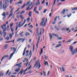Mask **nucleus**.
<instances>
[{"instance_id": "nucleus-37", "label": "nucleus", "mask_w": 77, "mask_h": 77, "mask_svg": "<svg viewBox=\"0 0 77 77\" xmlns=\"http://www.w3.org/2000/svg\"><path fill=\"white\" fill-rule=\"evenodd\" d=\"M26 51V49H24V50L23 51V56H24V54H25V51Z\"/></svg>"}, {"instance_id": "nucleus-1", "label": "nucleus", "mask_w": 77, "mask_h": 77, "mask_svg": "<svg viewBox=\"0 0 77 77\" xmlns=\"http://www.w3.org/2000/svg\"><path fill=\"white\" fill-rule=\"evenodd\" d=\"M73 47H74L72 46H71L69 48V49L70 50V51L71 52L72 55L76 54L77 53V48L75 49L73 51Z\"/></svg>"}, {"instance_id": "nucleus-21", "label": "nucleus", "mask_w": 77, "mask_h": 77, "mask_svg": "<svg viewBox=\"0 0 77 77\" xmlns=\"http://www.w3.org/2000/svg\"><path fill=\"white\" fill-rule=\"evenodd\" d=\"M2 15L3 16H5L6 13L3 12L2 14Z\"/></svg>"}, {"instance_id": "nucleus-12", "label": "nucleus", "mask_w": 77, "mask_h": 77, "mask_svg": "<svg viewBox=\"0 0 77 77\" xmlns=\"http://www.w3.org/2000/svg\"><path fill=\"white\" fill-rule=\"evenodd\" d=\"M49 34L50 39L51 40L52 39V36H53V35H52V34H51L50 33H49Z\"/></svg>"}, {"instance_id": "nucleus-27", "label": "nucleus", "mask_w": 77, "mask_h": 77, "mask_svg": "<svg viewBox=\"0 0 77 77\" xmlns=\"http://www.w3.org/2000/svg\"><path fill=\"white\" fill-rule=\"evenodd\" d=\"M13 49L14 50V51L13 52V53H15V51H16V50H17V49H16V48L14 47L13 48Z\"/></svg>"}, {"instance_id": "nucleus-36", "label": "nucleus", "mask_w": 77, "mask_h": 77, "mask_svg": "<svg viewBox=\"0 0 77 77\" xmlns=\"http://www.w3.org/2000/svg\"><path fill=\"white\" fill-rule=\"evenodd\" d=\"M30 35V34H29V33L28 32H26V33L25 35H26V36H27V35Z\"/></svg>"}, {"instance_id": "nucleus-41", "label": "nucleus", "mask_w": 77, "mask_h": 77, "mask_svg": "<svg viewBox=\"0 0 77 77\" xmlns=\"http://www.w3.org/2000/svg\"><path fill=\"white\" fill-rule=\"evenodd\" d=\"M10 39H11L12 38V34H11L9 35Z\"/></svg>"}, {"instance_id": "nucleus-53", "label": "nucleus", "mask_w": 77, "mask_h": 77, "mask_svg": "<svg viewBox=\"0 0 77 77\" xmlns=\"http://www.w3.org/2000/svg\"><path fill=\"white\" fill-rule=\"evenodd\" d=\"M32 4H33V2H31V3L28 6L30 7L31 6H32Z\"/></svg>"}, {"instance_id": "nucleus-44", "label": "nucleus", "mask_w": 77, "mask_h": 77, "mask_svg": "<svg viewBox=\"0 0 77 77\" xmlns=\"http://www.w3.org/2000/svg\"><path fill=\"white\" fill-rule=\"evenodd\" d=\"M35 49V45H33V51H32L33 52L34 51V50Z\"/></svg>"}, {"instance_id": "nucleus-8", "label": "nucleus", "mask_w": 77, "mask_h": 77, "mask_svg": "<svg viewBox=\"0 0 77 77\" xmlns=\"http://www.w3.org/2000/svg\"><path fill=\"white\" fill-rule=\"evenodd\" d=\"M22 21H21L19 23V27L20 28L21 27H22V26L23 25V23H22V25H21V23H22Z\"/></svg>"}, {"instance_id": "nucleus-43", "label": "nucleus", "mask_w": 77, "mask_h": 77, "mask_svg": "<svg viewBox=\"0 0 77 77\" xmlns=\"http://www.w3.org/2000/svg\"><path fill=\"white\" fill-rule=\"evenodd\" d=\"M42 21L41 22H44V17H43L42 18Z\"/></svg>"}, {"instance_id": "nucleus-6", "label": "nucleus", "mask_w": 77, "mask_h": 77, "mask_svg": "<svg viewBox=\"0 0 77 77\" xmlns=\"http://www.w3.org/2000/svg\"><path fill=\"white\" fill-rule=\"evenodd\" d=\"M46 23H45V22H41V23L40 24V25L41 26H42V27H45V25Z\"/></svg>"}, {"instance_id": "nucleus-11", "label": "nucleus", "mask_w": 77, "mask_h": 77, "mask_svg": "<svg viewBox=\"0 0 77 77\" xmlns=\"http://www.w3.org/2000/svg\"><path fill=\"white\" fill-rule=\"evenodd\" d=\"M14 52H13V53H12L10 55V58L9 59V60H10L11 59V58H12V56H13V55H14Z\"/></svg>"}, {"instance_id": "nucleus-5", "label": "nucleus", "mask_w": 77, "mask_h": 77, "mask_svg": "<svg viewBox=\"0 0 77 77\" xmlns=\"http://www.w3.org/2000/svg\"><path fill=\"white\" fill-rule=\"evenodd\" d=\"M38 40L36 44V47L38 48V44L39 43V40H40V36H38Z\"/></svg>"}, {"instance_id": "nucleus-35", "label": "nucleus", "mask_w": 77, "mask_h": 77, "mask_svg": "<svg viewBox=\"0 0 77 77\" xmlns=\"http://www.w3.org/2000/svg\"><path fill=\"white\" fill-rule=\"evenodd\" d=\"M43 72L44 74V76H46V72H45V71L44 70L43 71Z\"/></svg>"}, {"instance_id": "nucleus-25", "label": "nucleus", "mask_w": 77, "mask_h": 77, "mask_svg": "<svg viewBox=\"0 0 77 77\" xmlns=\"http://www.w3.org/2000/svg\"><path fill=\"white\" fill-rule=\"evenodd\" d=\"M24 12H25V11H22L21 12V13H20V15H23V14H24Z\"/></svg>"}, {"instance_id": "nucleus-62", "label": "nucleus", "mask_w": 77, "mask_h": 77, "mask_svg": "<svg viewBox=\"0 0 77 77\" xmlns=\"http://www.w3.org/2000/svg\"><path fill=\"white\" fill-rule=\"evenodd\" d=\"M27 20L28 21H29L30 20V18L29 17H28L27 18Z\"/></svg>"}, {"instance_id": "nucleus-3", "label": "nucleus", "mask_w": 77, "mask_h": 77, "mask_svg": "<svg viewBox=\"0 0 77 77\" xmlns=\"http://www.w3.org/2000/svg\"><path fill=\"white\" fill-rule=\"evenodd\" d=\"M1 28L3 30V32H6V31L7 29H6V24H3Z\"/></svg>"}, {"instance_id": "nucleus-19", "label": "nucleus", "mask_w": 77, "mask_h": 77, "mask_svg": "<svg viewBox=\"0 0 77 77\" xmlns=\"http://www.w3.org/2000/svg\"><path fill=\"white\" fill-rule=\"evenodd\" d=\"M30 2H31L30 1H29L28 2H27L26 5V6H28V5H29V4L30 3Z\"/></svg>"}, {"instance_id": "nucleus-49", "label": "nucleus", "mask_w": 77, "mask_h": 77, "mask_svg": "<svg viewBox=\"0 0 77 77\" xmlns=\"http://www.w3.org/2000/svg\"><path fill=\"white\" fill-rule=\"evenodd\" d=\"M21 38H19L18 39H17V42H19L20 40H21Z\"/></svg>"}, {"instance_id": "nucleus-32", "label": "nucleus", "mask_w": 77, "mask_h": 77, "mask_svg": "<svg viewBox=\"0 0 77 77\" xmlns=\"http://www.w3.org/2000/svg\"><path fill=\"white\" fill-rule=\"evenodd\" d=\"M55 27L57 30H59V29L58 28H57V27L56 26H55Z\"/></svg>"}, {"instance_id": "nucleus-42", "label": "nucleus", "mask_w": 77, "mask_h": 77, "mask_svg": "<svg viewBox=\"0 0 77 77\" xmlns=\"http://www.w3.org/2000/svg\"><path fill=\"white\" fill-rule=\"evenodd\" d=\"M9 72V70H8L6 72V74L7 75L8 74Z\"/></svg>"}, {"instance_id": "nucleus-46", "label": "nucleus", "mask_w": 77, "mask_h": 77, "mask_svg": "<svg viewBox=\"0 0 77 77\" xmlns=\"http://www.w3.org/2000/svg\"><path fill=\"white\" fill-rule=\"evenodd\" d=\"M5 39H6L7 41H8L9 39V37H7Z\"/></svg>"}, {"instance_id": "nucleus-33", "label": "nucleus", "mask_w": 77, "mask_h": 77, "mask_svg": "<svg viewBox=\"0 0 77 77\" xmlns=\"http://www.w3.org/2000/svg\"><path fill=\"white\" fill-rule=\"evenodd\" d=\"M47 63L48 64V62H47V61L46 62H45V65H47Z\"/></svg>"}, {"instance_id": "nucleus-40", "label": "nucleus", "mask_w": 77, "mask_h": 77, "mask_svg": "<svg viewBox=\"0 0 77 77\" xmlns=\"http://www.w3.org/2000/svg\"><path fill=\"white\" fill-rule=\"evenodd\" d=\"M57 38L58 39H60V40H62V39H63V38H62V37H58Z\"/></svg>"}, {"instance_id": "nucleus-52", "label": "nucleus", "mask_w": 77, "mask_h": 77, "mask_svg": "<svg viewBox=\"0 0 77 77\" xmlns=\"http://www.w3.org/2000/svg\"><path fill=\"white\" fill-rule=\"evenodd\" d=\"M0 34L2 36L3 34L2 33V32L1 31H0Z\"/></svg>"}, {"instance_id": "nucleus-60", "label": "nucleus", "mask_w": 77, "mask_h": 77, "mask_svg": "<svg viewBox=\"0 0 77 77\" xmlns=\"http://www.w3.org/2000/svg\"><path fill=\"white\" fill-rule=\"evenodd\" d=\"M9 14V12L8 11H7L6 13V15H8V14Z\"/></svg>"}, {"instance_id": "nucleus-2", "label": "nucleus", "mask_w": 77, "mask_h": 77, "mask_svg": "<svg viewBox=\"0 0 77 77\" xmlns=\"http://www.w3.org/2000/svg\"><path fill=\"white\" fill-rule=\"evenodd\" d=\"M5 4H3L2 6V9H4V11H5V10L6 9V8H7V7L8 6V4L7 3V2H6V1H5Z\"/></svg>"}, {"instance_id": "nucleus-10", "label": "nucleus", "mask_w": 77, "mask_h": 77, "mask_svg": "<svg viewBox=\"0 0 77 77\" xmlns=\"http://www.w3.org/2000/svg\"><path fill=\"white\" fill-rule=\"evenodd\" d=\"M65 12H66V10H65V9H63V11L61 12V14H64L65 13Z\"/></svg>"}, {"instance_id": "nucleus-55", "label": "nucleus", "mask_w": 77, "mask_h": 77, "mask_svg": "<svg viewBox=\"0 0 77 77\" xmlns=\"http://www.w3.org/2000/svg\"><path fill=\"white\" fill-rule=\"evenodd\" d=\"M16 28L15 29V31H17V29H18V26H16Z\"/></svg>"}, {"instance_id": "nucleus-59", "label": "nucleus", "mask_w": 77, "mask_h": 77, "mask_svg": "<svg viewBox=\"0 0 77 77\" xmlns=\"http://www.w3.org/2000/svg\"><path fill=\"white\" fill-rule=\"evenodd\" d=\"M72 68L73 69H76V67L75 66H72Z\"/></svg>"}, {"instance_id": "nucleus-24", "label": "nucleus", "mask_w": 77, "mask_h": 77, "mask_svg": "<svg viewBox=\"0 0 77 77\" xmlns=\"http://www.w3.org/2000/svg\"><path fill=\"white\" fill-rule=\"evenodd\" d=\"M36 9H37V7L35 6L34 9V12H35L36 11Z\"/></svg>"}, {"instance_id": "nucleus-54", "label": "nucleus", "mask_w": 77, "mask_h": 77, "mask_svg": "<svg viewBox=\"0 0 77 77\" xmlns=\"http://www.w3.org/2000/svg\"><path fill=\"white\" fill-rule=\"evenodd\" d=\"M62 4V2H60L58 4L57 6H59L60 5H61Z\"/></svg>"}, {"instance_id": "nucleus-61", "label": "nucleus", "mask_w": 77, "mask_h": 77, "mask_svg": "<svg viewBox=\"0 0 77 77\" xmlns=\"http://www.w3.org/2000/svg\"><path fill=\"white\" fill-rule=\"evenodd\" d=\"M55 23H56V22L55 21H53L52 22V24H55Z\"/></svg>"}, {"instance_id": "nucleus-29", "label": "nucleus", "mask_w": 77, "mask_h": 77, "mask_svg": "<svg viewBox=\"0 0 77 77\" xmlns=\"http://www.w3.org/2000/svg\"><path fill=\"white\" fill-rule=\"evenodd\" d=\"M13 24H14V23H12V24H10V28H12V27L13 26Z\"/></svg>"}, {"instance_id": "nucleus-34", "label": "nucleus", "mask_w": 77, "mask_h": 77, "mask_svg": "<svg viewBox=\"0 0 77 77\" xmlns=\"http://www.w3.org/2000/svg\"><path fill=\"white\" fill-rule=\"evenodd\" d=\"M57 16H56L54 18V21H56L57 19Z\"/></svg>"}, {"instance_id": "nucleus-45", "label": "nucleus", "mask_w": 77, "mask_h": 77, "mask_svg": "<svg viewBox=\"0 0 77 77\" xmlns=\"http://www.w3.org/2000/svg\"><path fill=\"white\" fill-rule=\"evenodd\" d=\"M32 51H30V52H29V55H32Z\"/></svg>"}, {"instance_id": "nucleus-38", "label": "nucleus", "mask_w": 77, "mask_h": 77, "mask_svg": "<svg viewBox=\"0 0 77 77\" xmlns=\"http://www.w3.org/2000/svg\"><path fill=\"white\" fill-rule=\"evenodd\" d=\"M13 2V0H10V4H12Z\"/></svg>"}, {"instance_id": "nucleus-15", "label": "nucleus", "mask_w": 77, "mask_h": 77, "mask_svg": "<svg viewBox=\"0 0 77 77\" xmlns=\"http://www.w3.org/2000/svg\"><path fill=\"white\" fill-rule=\"evenodd\" d=\"M36 29L37 30V33L38 35V34H39V28H38V27H37Z\"/></svg>"}, {"instance_id": "nucleus-13", "label": "nucleus", "mask_w": 77, "mask_h": 77, "mask_svg": "<svg viewBox=\"0 0 77 77\" xmlns=\"http://www.w3.org/2000/svg\"><path fill=\"white\" fill-rule=\"evenodd\" d=\"M40 30V32L38 34V35H39V36H41V33H42V29H41Z\"/></svg>"}, {"instance_id": "nucleus-26", "label": "nucleus", "mask_w": 77, "mask_h": 77, "mask_svg": "<svg viewBox=\"0 0 77 77\" xmlns=\"http://www.w3.org/2000/svg\"><path fill=\"white\" fill-rule=\"evenodd\" d=\"M10 29H11V31L12 32H14V29H13L12 28H10Z\"/></svg>"}, {"instance_id": "nucleus-28", "label": "nucleus", "mask_w": 77, "mask_h": 77, "mask_svg": "<svg viewBox=\"0 0 77 77\" xmlns=\"http://www.w3.org/2000/svg\"><path fill=\"white\" fill-rule=\"evenodd\" d=\"M23 3V2L22 1H20L17 3V4H22Z\"/></svg>"}, {"instance_id": "nucleus-16", "label": "nucleus", "mask_w": 77, "mask_h": 77, "mask_svg": "<svg viewBox=\"0 0 77 77\" xmlns=\"http://www.w3.org/2000/svg\"><path fill=\"white\" fill-rule=\"evenodd\" d=\"M73 40V39H69L68 40L67 42H71Z\"/></svg>"}, {"instance_id": "nucleus-30", "label": "nucleus", "mask_w": 77, "mask_h": 77, "mask_svg": "<svg viewBox=\"0 0 77 77\" xmlns=\"http://www.w3.org/2000/svg\"><path fill=\"white\" fill-rule=\"evenodd\" d=\"M43 51V49L42 48L41 49V51L40 52V55H41V54H42V53Z\"/></svg>"}, {"instance_id": "nucleus-57", "label": "nucleus", "mask_w": 77, "mask_h": 77, "mask_svg": "<svg viewBox=\"0 0 77 77\" xmlns=\"http://www.w3.org/2000/svg\"><path fill=\"white\" fill-rule=\"evenodd\" d=\"M29 8H30V7L28 6V7L26 8V11H27V10H29Z\"/></svg>"}, {"instance_id": "nucleus-56", "label": "nucleus", "mask_w": 77, "mask_h": 77, "mask_svg": "<svg viewBox=\"0 0 77 77\" xmlns=\"http://www.w3.org/2000/svg\"><path fill=\"white\" fill-rule=\"evenodd\" d=\"M29 31L31 33H32V30L30 29H29Z\"/></svg>"}, {"instance_id": "nucleus-50", "label": "nucleus", "mask_w": 77, "mask_h": 77, "mask_svg": "<svg viewBox=\"0 0 77 77\" xmlns=\"http://www.w3.org/2000/svg\"><path fill=\"white\" fill-rule=\"evenodd\" d=\"M24 7H25V4H23V5L21 7L22 9L24 8Z\"/></svg>"}, {"instance_id": "nucleus-20", "label": "nucleus", "mask_w": 77, "mask_h": 77, "mask_svg": "<svg viewBox=\"0 0 77 77\" xmlns=\"http://www.w3.org/2000/svg\"><path fill=\"white\" fill-rule=\"evenodd\" d=\"M60 46H62V45H61V44L57 45L55 47H59Z\"/></svg>"}, {"instance_id": "nucleus-17", "label": "nucleus", "mask_w": 77, "mask_h": 77, "mask_svg": "<svg viewBox=\"0 0 77 77\" xmlns=\"http://www.w3.org/2000/svg\"><path fill=\"white\" fill-rule=\"evenodd\" d=\"M12 15H13V13L11 12V13H10V14L9 15L8 18H9L11 17V16H12Z\"/></svg>"}, {"instance_id": "nucleus-7", "label": "nucleus", "mask_w": 77, "mask_h": 77, "mask_svg": "<svg viewBox=\"0 0 77 77\" xmlns=\"http://www.w3.org/2000/svg\"><path fill=\"white\" fill-rule=\"evenodd\" d=\"M9 57V55H5L2 58L1 60V61H2L3 60V59H4V58H6V57Z\"/></svg>"}, {"instance_id": "nucleus-23", "label": "nucleus", "mask_w": 77, "mask_h": 77, "mask_svg": "<svg viewBox=\"0 0 77 77\" xmlns=\"http://www.w3.org/2000/svg\"><path fill=\"white\" fill-rule=\"evenodd\" d=\"M39 5L40 4V2H39V0H38L37 1V3H36V5H38V4Z\"/></svg>"}, {"instance_id": "nucleus-14", "label": "nucleus", "mask_w": 77, "mask_h": 77, "mask_svg": "<svg viewBox=\"0 0 77 77\" xmlns=\"http://www.w3.org/2000/svg\"><path fill=\"white\" fill-rule=\"evenodd\" d=\"M52 35H53V36H55V37H56L57 38L59 37V35H58L57 34H52Z\"/></svg>"}, {"instance_id": "nucleus-47", "label": "nucleus", "mask_w": 77, "mask_h": 77, "mask_svg": "<svg viewBox=\"0 0 77 77\" xmlns=\"http://www.w3.org/2000/svg\"><path fill=\"white\" fill-rule=\"evenodd\" d=\"M45 59H47V58H48V57L47 56L46 57V55H45Z\"/></svg>"}, {"instance_id": "nucleus-51", "label": "nucleus", "mask_w": 77, "mask_h": 77, "mask_svg": "<svg viewBox=\"0 0 77 77\" xmlns=\"http://www.w3.org/2000/svg\"><path fill=\"white\" fill-rule=\"evenodd\" d=\"M47 9H45L44 10V11H43V13H45V12H46V11H47Z\"/></svg>"}, {"instance_id": "nucleus-48", "label": "nucleus", "mask_w": 77, "mask_h": 77, "mask_svg": "<svg viewBox=\"0 0 77 77\" xmlns=\"http://www.w3.org/2000/svg\"><path fill=\"white\" fill-rule=\"evenodd\" d=\"M41 9H42V6H40V7H39V10L40 11V10H41Z\"/></svg>"}, {"instance_id": "nucleus-18", "label": "nucleus", "mask_w": 77, "mask_h": 77, "mask_svg": "<svg viewBox=\"0 0 77 77\" xmlns=\"http://www.w3.org/2000/svg\"><path fill=\"white\" fill-rule=\"evenodd\" d=\"M32 12L31 11H30L29 12V13L28 14V15H29V17H31V16H32Z\"/></svg>"}, {"instance_id": "nucleus-22", "label": "nucleus", "mask_w": 77, "mask_h": 77, "mask_svg": "<svg viewBox=\"0 0 77 77\" xmlns=\"http://www.w3.org/2000/svg\"><path fill=\"white\" fill-rule=\"evenodd\" d=\"M62 69L63 72L65 71V69H64V67H63V66H62Z\"/></svg>"}, {"instance_id": "nucleus-31", "label": "nucleus", "mask_w": 77, "mask_h": 77, "mask_svg": "<svg viewBox=\"0 0 77 77\" xmlns=\"http://www.w3.org/2000/svg\"><path fill=\"white\" fill-rule=\"evenodd\" d=\"M2 4V0H0V5L1 6V8H2V5H1Z\"/></svg>"}, {"instance_id": "nucleus-64", "label": "nucleus", "mask_w": 77, "mask_h": 77, "mask_svg": "<svg viewBox=\"0 0 77 77\" xmlns=\"http://www.w3.org/2000/svg\"><path fill=\"white\" fill-rule=\"evenodd\" d=\"M35 13H36L37 14H39V12L37 11H35Z\"/></svg>"}, {"instance_id": "nucleus-4", "label": "nucleus", "mask_w": 77, "mask_h": 77, "mask_svg": "<svg viewBox=\"0 0 77 77\" xmlns=\"http://www.w3.org/2000/svg\"><path fill=\"white\" fill-rule=\"evenodd\" d=\"M36 66V68H37L38 66V69H39L40 67H41V65H40V63H37L36 62L35 64L34 65V68Z\"/></svg>"}, {"instance_id": "nucleus-9", "label": "nucleus", "mask_w": 77, "mask_h": 77, "mask_svg": "<svg viewBox=\"0 0 77 77\" xmlns=\"http://www.w3.org/2000/svg\"><path fill=\"white\" fill-rule=\"evenodd\" d=\"M8 44H6L4 46V49H7L8 48Z\"/></svg>"}, {"instance_id": "nucleus-63", "label": "nucleus", "mask_w": 77, "mask_h": 77, "mask_svg": "<svg viewBox=\"0 0 77 77\" xmlns=\"http://www.w3.org/2000/svg\"><path fill=\"white\" fill-rule=\"evenodd\" d=\"M71 15V14H69L68 15V17H69Z\"/></svg>"}, {"instance_id": "nucleus-39", "label": "nucleus", "mask_w": 77, "mask_h": 77, "mask_svg": "<svg viewBox=\"0 0 77 77\" xmlns=\"http://www.w3.org/2000/svg\"><path fill=\"white\" fill-rule=\"evenodd\" d=\"M20 10V8H19L17 10L15 11L14 13H16V12H17L18 11Z\"/></svg>"}, {"instance_id": "nucleus-58", "label": "nucleus", "mask_w": 77, "mask_h": 77, "mask_svg": "<svg viewBox=\"0 0 77 77\" xmlns=\"http://www.w3.org/2000/svg\"><path fill=\"white\" fill-rule=\"evenodd\" d=\"M21 40L22 41V42H24V39L23 38H22V39H21Z\"/></svg>"}]
</instances>
